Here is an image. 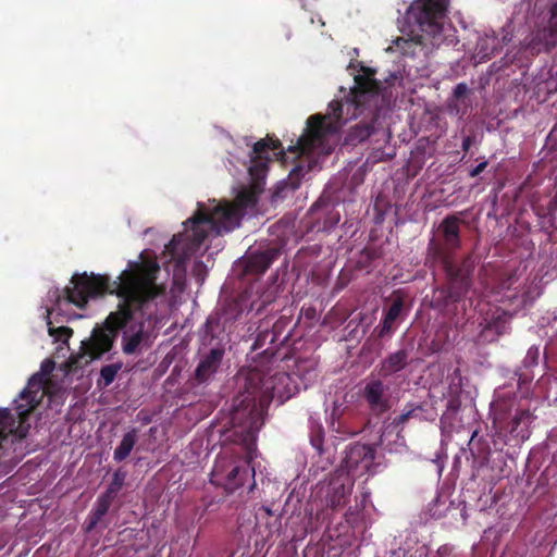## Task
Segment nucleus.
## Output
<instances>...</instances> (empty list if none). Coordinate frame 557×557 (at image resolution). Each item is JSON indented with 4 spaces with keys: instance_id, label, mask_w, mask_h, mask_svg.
<instances>
[{
    "instance_id": "obj_1",
    "label": "nucleus",
    "mask_w": 557,
    "mask_h": 557,
    "mask_svg": "<svg viewBox=\"0 0 557 557\" xmlns=\"http://www.w3.org/2000/svg\"><path fill=\"white\" fill-rule=\"evenodd\" d=\"M159 271L160 267L156 261H131L128 268L114 281L108 275L84 272L72 276V286L65 287L62 292L55 288L49 293L54 299V305L47 309L48 317L52 311L60 310L62 302L83 309L90 298L106 294L116 295L121 299L117 309L110 312L101 324L92 329L90 337L82 342L81 354L69 359L71 370L101 359L104 354L111 351L122 330L124 332L121 344L125 355L137 354L144 346H149L150 334L145 329V322L132 321L136 311L150 317L152 312L148 311L151 306H156V299L164 295L165 288L156 282Z\"/></svg>"
},
{
    "instance_id": "obj_2",
    "label": "nucleus",
    "mask_w": 557,
    "mask_h": 557,
    "mask_svg": "<svg viewBox=\"0 0 557 557\" xmlns=\"http://www.w3.org/2000/svg\"><path fill=\"white\" fill-rule=\"evenodd\" d=\"M360 72L355 76L356 84L350 94L341 101H331L325 114L309 116L305 133L294 146L288 147V151L295 153L299 162L292 169L286 180L276 184L272 194L274 200L285 198L287 193H293L300 186L304 176L315 164L317 157L331 153L332 149L325 145L326 136L336 134L349 120L366 111L370 117L349 129L346 137L348 144H360L373 134L374 123L385 101L386 88L375 78L374 69L361 65Z\"/></svg>"
},
{
    "instance_id": "obj_3",
    "label": "nucleus",
    "mask_w": 557,
    "mask_h": 557,
    "mask_svg": "<svg viewBox=\"0 0 557 557\" xmlns=\"http://www.w3.org/2000/svg\"><path fill=\"white\" fill-rule=\"evenodd\" d=\"M261 186L253 184L243 188L234 202H220L213 208L198 203V209L185 223L184 233L173 236L165 251L176 263H183L203 244L209 234L222 235L237 227L247 208L258 202Z\"/></svg>"
},
{
    "instance_id": "obj_4",
    "label": "nucleus",
    "mask_w": 557,
    "mask_h": 557,
    "mask_svg": "<svg viewBox=\"0 0 557 557\" xmlns=\"http://www.w3.org/2000/svg\"><path fill=\"white\" fill-rule=\"evenodd\" d=\"M277 364L253 367L247 374L244 392L235 398L232 422L245 424L244 442L249 454L253 451V442L263 424L262 416L273 399L280 405L288 400L296 391L293 377L283 371H276Z\"/></svg>"
},
{
    "instance_id": "obj_5",
    "label": "nucleus",
    "mask_w": 557,
    "mask_h": 557,
    "mask_svg": "<svg viewBox=\"0 0 557 557\" xmlns=\"http://www.w3.org/2000/svg\"><path fill=\"white\" fill-rule=\"evenodd\" d=\"M233 426L234 435L238 437V442L245 449L246 460L239 461L226 456H218L211 471L210 482L231 494L242 487L248 478H251L252 483L248 488V492H251L256 487L255 468L250 466V461L256 456V441L253 442V451L250 455L244 442L245 424L237 421V423L233 422Z\"/></svg>"
},
{
    "instance_id": "obj_6",
    "label": "nucleus",
    "mask_w": 557,
    "mask_h": 557,
    "mask_svg": "<svg viewBox=\"0 0 557 557\" xmlns=\"http://www.w3.org/2000/svg\"><path fill=\"white\" fill-rule=\"evenodd\" d=\"M446 284L434 289L433 305L438 310H446L465 299L472 287V275L475 268L472 256L456 262L450 257L443 258Z\"/></svg>"
},
{
    "instance_id": "obj_7",
    "label": "nucleus",
    "mask_w": 557,
    "mask_h": 557,
    "mask_svg": "<svg viewBox=\"0 0 557 557\" xmlns=\"http://www.w3.org/2000/svg\"><path fill=\"white\" fill-rule=\"evenodd\" d=\"M447 5L448 0H416L408 14L423 33L435 36L442 32Z\"/></svg>"
},
{
    "instance_id": "obj_8",
    "label": "nucleus",
    "mask_w": 557,
    "mask_h": 557,
    "mask_svg": "<svg viewBox=\"0 0 557 557\" xmlns=\"http://www.w3.org/2000/svg\"><path fill=\"white\" fill-rule=\"evenodd\" d=\"M352 487V478L342 470L333 474L326 484L320 486L317 496L323 507L338 510L347 505Z\"/></svg>"
},
{
    "instance_id": "obj_9",
    "label": "nucleus",
    "mask_w": 557,
    "mask_h": 557,
    "mask_svg": "<svg viewBox=\"0 0 557 557\" xmlns=\"http://www.w3.org/2000/svg\"><path fill=\"white\" fill-rule=\"evenodd\" d=\"M280 332L281 326L277 323L273 324L271 329L268 321L262 322L258 326V333L251 348L252 350L264 349L261 351L255 367L277 364L283 360V357L278 356L276 349Z\"/></svg>"
},
{
    "instance_id": "obj_10",
    "label": "nucleus",
    "mask_w": 557,
    "mask_h": 557,
    "mask_svg": "<svg viewBox=\"0 0 557 557\" xmlns=\"http://www.w3.org/2000/svg\"><path fill=\"white\" fill-rule=\"evenodd\" d=\"M248 300L246 294H243L237 299L227 301L220 311L209 315L205 324L206 334L215 337L216 330L231 329L247 309Z\"/></svg>"
},
{
    "instance_id": "obj_11",
    "label": "nucleus",
    "mask_w": 557,
    "mask_h": 557,
    "mask_svg": "<svg viewBox=\"0 0 557 557\" xmlns=\"http://www.w3.org/2000/svg\"><path fill=\"white\" fill-rule=\"evenodd\" d=\"M506 403H498L494 412V423H499L500 428H504L508 433L516 440L521 442L527 441L530 437V425L534 421L535 417L530 409H516L515 414L505 425L506 419Z\"/></svg>"
},
{
    "instance_id": "obj_12",
    "label": "nucleus",
    "mask_w": 557,
    "mask_h": 557,
    "mask_svg": "<svg viewBox=\"0 0 557 557\" xmlns=\"http://www.w3.org/2000/svg\"><path fill=\"white\" fill-rule=\"evenodd\" d=\"M276 150H280L278 153H284L282 144L277 138L267 136L255 143L248 171L255 184H258V186H261V181L264 180L268 171V163L271 160L268 154L269 151Z\"/></svg>"
},
{
    "instance_id": "obj_13",
    "label": "nucleus",
    "mask_w": 557,
    "mask_h": 557,
    "mask_svg": "<svg viewBox=\"0 0 557 557\" xmlns=\"http://www.w3.org/2000/svg\"><path fill=\"white\" fill-rule=\"evenodd\" d=\"M375 450L372 446L361 443L351 444L345 450L344 473L351 478L363 475L373 466Z\"/></svg>"
},
{
    "instance_id": "obj_14",
    "label": "nucleus",
    "mask_w": 557,
    "mask_h": 557,
    "mask_svg": "<svg viewBox=\"0 0 557 557\" xmlns=\"http://www.w3.org/2000/svg\"><path fill=\"white\" fill-rule=\"evenodd\" d=\"M387 389L388 387L380 379L369 381L363 387L362 397L370 410L377 416L388 411L392 407Z\"/></svg>"
},
{
    "instance_id": "obj_15",
    "label": "nucleus",
    "mask_w": 557,
    "mask_h": 557,
    "mask_svg": "<svg viewBox=\"0 0 557 557\" xmlns=\"http://www.w3.org/2000/svg\"><path fill=\"white\" fill-rule=\"evenodd\" d=\"M280 255L281 250L275 247L250 252L245 259V273L253 275L263 274Z\"/></svg>"
},
{
    "instance_id": "obj_16",
    "label": "nucleus",
    "mask_w": 557,
    "mask_h": 557,
    "mask_svg": "<svg viewBox=\"0 0 557 557\" xmlns=\"http://www.w3.org/2000/svg\"><path fill=\"white\" fill-rule=\"evenodd\" d=\"M310 214L315 219L318 231L330 232L341 221V214L336 208L322 200L317 201L310 208Z\"/></svg>"
},
{
    "instance_id": "obj_17",
    "label": "nucleus",
    "mask_w": 557,
    "mask_h": 557,
    "mask_svg": "<svg viewBox=\"0 0 557 557\" xmlns=\"http://www.w3.org/2000/svg\"><path fill=\"white\" fill-rule=\"evenodd\" d=\"M461 219L455 214H449L443 219L438 226V233L444 248L448 251H455L461 246L460 224Z\"/></svg>"
},
{
    "instance_id": "obj_18",
    "label": "nucleus",
    "mask_w": 557,
    "mask_h": 557,
    "mask_svg": "<svg viewBox=\"0 0 557 557\" xmlns=\"http://www.w3.org/2000/svg\"><path fill=\"white\" fill-rule=\"evenodd\" d=\"M225 350L222 346L211 348L199 361L195 370V379L198 383L207 382L219 369Z\"/></svg>"
},
{
    "instance_id": "obj_19",
    "label": "nucleus",
    "mask_w": 557,
    "mask_h": 557,
    "mask_svg": "<svg viewBox=\"0 0 557 557\" xmlns=\"http://www.w3.org/2000/svg\"><path fill=\"white\" fill-rule=\"evenodd\" d=\"M409 363V350L406 348L399 349L389 354L379 364V375L381 377H388L394 373L404 370Z\"/></svg>"
},
{
    "instance_id": "obj_20",
    "label": "nucleus",
    "mask_w": 557,
    "mask_h": 557,
    "mask_svg": "<svg viewBox=\"0 0 557 557\" xmlns=\"http://www.w3.org/2000/svg\"><path fill=\"white\" fill-rule=\"evenodd\" d=\"M511 315L502 310L495 309L491 315L485 319V325L482 330L481 336L487 338V334L493 332L496 336L507 333L510 329Z\"/></svg>"
},
{
    "instance_id": "obj_21",
    "label": "nucleus",
    "mask_w": 557,
    "mask_h": 557,
    "mask_svg": "<svg viewBox=\"0 0 557 557\" xmlns=\"http://www.w3.org/2000/svg\"><path fill=\"white\" fill-rule=\"evenodd\" d=\"M404 307V300L401 297L397 296L393 298L392 304L387 311L384 314V318L381 322V326L379 330V336L384 337L385 335L389 334L394 330V323L397 320V318L400 315V312Z\"/></svg>"
},
{
    "instance_id": "obj_22",
    "label": "nucleus",
    "mask_w": 557,
    "mask_h": 557,
    "mask_svg": "<svg viewBox=\"0 0 557 557\" xmlns=\"http://www.w3.org/2000/svg\"><path fill=\"white\" fill-rule=\"evenodd\" d=\"M383 256L380 247H366L357 256L356 269L370 273L375 268V262Z\"/></svg>"
},
{
    "instance_id": "obj_23",
    "label": "nucleus",
    "mask_w": 557,
    "mask_h": 557,
    "mask_svg": "<svg viewBox=\"0 0 557 557\" xmlns=\"http://www.w3.org/2000/svg\"><path fill=\"white\" fill-rule=\"evenodd\" d=\"M536 215L541 219L544 227H552L557 230V193L548 201L547 206H535Z\"/></svg>"
},
{
    "instance_id": "obj_24",
    "label": "nucleus",
    "mask_w": 557,
    "mask_h": 557,
    "mask_svg": "<svg viewBox=\"0 0 557 557\" xmlns=\"http://www.w3.org/2000/svg\"><path fill=\"white\" fill-rule=\"evenodd\" d=\"M114 499L108 497L107 495L102 494L98 497L95 508L90 511L87 518V531H91L99 521L103 518V516L107 515L109 511L110 506L112 505Z\"/></svg>"
},
{
    "instance_id": "obj_25",
    "label": "nucleus",
    "mask_w": 557,
    "mask_h": 557,
    "mask_svg": "<svg viewBox=\"0 0 557 557\" xmlns=\"http://www.w3.org/2000/svg\"><path fill=\"white\" fill-rule=\"evenodd\" d=\"M479 53L482 59H491L502 50L499 36L494 30L486 33L478 42Z\"/></svg>"
},
{
    "instance_id": "obj_26",
    "label": "nucleus",
    "mask_w": 557,
    "mask_h": 557,
    "mask_svg": "<svg viewBox=\"0 0 557 557\" xmlns=\"http://www.w3.org/2000/svg\"><path fill=\"white\" fill-rule=\"evenodd\" d=\"M137 442V430L132 429L124 434L120 445L114 449L113 459L117 462L125 460Z\"/></svg>"
},
{
    "instance_id": "obj_27",
    "label": "nucleus",
    "mask_w": 557,
    "mask_h": 557,
    "mask_svg": "<svg viewBox=\"0 0 557 557\" xmlns=\"http://www.w3.org/2000/svg\"><path fill=\"white\" fill-rule=\"evenodd\" d=\"M478 433L476 430L473 431L469 441V449L473 458L478 459L481 465H484L488 461L491 449L486 442L482 440L475 441Z\"/></svg>"
},
{
    "instance_id": "obj_28",
    "label": "nucleus",
    "mask_w": 557,
    "mask_h": 557,
    "mask_svg": "<svg viewBox=\"0 0 557 557\" xmlns=\"http://www.w3.org/2000/svg\"><path fill=\"white\" fill-rule=\"evenodd\" d=\"M412 418L420 421H434L437 417L435 408L426 403L424 404H408Z\"/></svg>"
},
{
    "instance_id": "obj_29",
    "label": "nucleus",
    "mask_w": 557,
    "mask_h": 557,
    "mask_svg": "<svg viewBox=\"0 0 557 557\" xmlns=\"http://www.w3.org/2000/svg\"><path fill=\"white\" fill-rule=\"evenodd\" d=\"M461 388L459 385L454 384L448 386L447 394H443L444 397H447L446 403V413L445 414H456L461 407V398H460Z\"/></svg>"
},
{
    "instance_id": "obj_30",
    "label": "nucleus",
    "mask_w": 557,
    "mask_h": 557,
    "mask_svg": "<svg viewBox=\"0 0 557 557\" xmlns=\"http://www.w3.org/2000/svg\"><path fill=\"white\" fill-rule=\"evenodd\" d=\"M123 362L117 361L115 363L106 364L100 369V377L98 380V385H102L104 387L109 386L115 380L117 373L122 370Z\"/></svg>"
},
{
    "instance_id": "obj_31",
    "label": "nucleus",
    "mask_w": 557,
    "mask_h": 557,
    "mask_svg": "<svg viewBox=\"0 0 557 557\" xmlns=\"http://www.w3.org/2000/svg\"><path fill=\"white\" fill-rule=\"evenodd\" d=\"M124 480H125L124 473H121L119 471L115 472L113 474L111 483L109 484L108 488L106 490V492L103 494L107 495L108 497L114 499L116 497L117 493L120 492V490L122 488V486L124 484Z\"/></svg>"
},
{
    "instance_id": "obj_32",
    "label": "nucleus",
    "mask_w": 557,
    "mask_h": 557,
    "mask_svg": "<svg viewBox=\"0 0 557 557\" xmlns=\"http://www.w3.org/2000/svg\"><path fill=\"white\" fill-rule=\"evenodd\" d=\"M273 300L274 298L271 294L262 295L258 299L250 301L249 310H255L257 313H260L268 305L272 304Z\"/></svg>"
},
{
    "instance_id": "obj_33",
    "label": "nucleus",
    "mask_w": 557,
    "mask_h": 557,
    "mask_svg": "<svg viewBox=\"0 0 557 557\" xmlns=\"http://www.w3.org/2000/svg\"><path fill=\"white\" fill-rule=\"evenodd\" d=\"M50 324L51 322H48V325ZM49 333L51 336H54L58 341L66 342L72 336L73 331L67 326H49Z\"/></svg>"
},
{
    "instance_id": "obj_34",
    "label": "nucleus",
    "mask_w": 557,
    "mask_h": 557,
    "mask_svg": "<svg viewBox=\"0 0 557 557\" xmlns=\"http://www.w3.org/2000/svg\"><path fill=\"white\" fill-rule=\"evenodd\" d=\"M323 437L324 432L321 426H318L311 431L310 443L319 454H321L323 450Z\"/></svg>"
},
{
    "instance_id": "obj_35",
    "label": "nucleus",
    "mask_w": 557,
    "mask_h": 557,
    "mask_svg": "<svg viewBox=\"0 0 557 557\" xmlns=\"http://www.w3.org/2000/svg\"><path fill=\"white\" fill-rule=\"evenodd\" d=\"M412 411H410V408L409 406L407 405L403 412L395 417L392 421V425H394L396 429H399V431L403 430L404 425L410 420V419H413L412 418Z\"/></svg>"
},
{
    "instance_id": "obj_36",
    "label": "nucleus",
    "mask_w": 557,
    "mask_h": 557,
    "mask_svg": "<svg viewBox=\"0 0 557 557\" xmlns=\"http://www.w3.org/2000/svg\"><path fill=\"white\" fill-rule=\"evenodd\" d=\"M267 527L269 528V532L263 541L267 542L273 534V531H278L281 528V519L278 517L274 518L272 522H267Z\"/></svg>"
},
{
    "instance_id": "obj_37",
    "label": "nucleus",
    "mask_w": 557,
    "mask_h": 557,
    "mask_svg": "<svg viewBox=\"0 0 557 557\" xmlns=\"http://www.w3.org/2000/svg\"><path fill=\"white\" fill-rule=\"evenodd\" d=\"M510 25H507V27L502 28V37H499L502 49L512 40L513 35L512 32L508 29Z\"/></svg>"
},
{
    "instance_id": "obj_38",
    "label": "nucleus",
    "mask_w": 557,
    "mask_h": 557,
    "mask_svg": "<svg viewBox=\"0 0 557 557\" xmlns=\"http://www.w3.org/2000/svg\"><path fill=\"white\" fill-rule=\"evenodd\" d=\"M468 92V87L465 83H459L454 88V97L458 100L463 98Z\"/></svg>"
},
{
    "instance_id": "obj_39",
    "label": "nucleus",
    "mask_w": 557,
    "mask_h": 557,
    "mask_svg": "<svg viewBox=\"0 0 557 557\" xmlns=\"http://www.w3.org/2000/svg\"><path fill=\"white\" fill-rule=\"evenodd\" d=\"M413 44V40L412 39H406V38H403V37H399L395 40V45L396 47L401 50L403 53H406L407 50H406V47L407 46H410Z\"/></svg>"
},
{
    "instance_id": "obj_40",
    "label": "nucleus",
    "mask_w": 557,
    "mask_h": 557,
    "mask_svg": "<svg viewBox=\"0 0 557 557\" xmlns=\"http://www.w3.org/2000/svg\"><path fill=\"white\" fill-rule=\"evenodd\" d=\"M487 165V160H483L482 162H480L475 168H473L470 171V177H476L478 175H480L486 169Z\"/></svg>"
},
{
    "instance_id": "obj_41",
    "label": "nucleus",
    "mask_w": 557,
    "mask_h": 557,
    "mask_svg": "<svg viewBox=\"0 0 557 557\" xmlns=\"http://www.w3.org/2000/svg\"><path fill=\"white\" fill-rule=\"evenodd\" d=\"M474 141V137L473 136H466L462 140V150L465 152L469 151L470 147L472 146Z\"/></svg>"
},
{
    "instance_id": "obj_42",
    "label": "nucleus",
    "mask_w": 557,
    "mask_h": 557,
    "mask_svg": "<svg viewBox=\"0 0 557 557\" xmlns=\"http://www.w3.org/2000/svg\"><path fill=\"white\" fill-rule=\"evenodd\" d=\"M515 280V276L513 275H509L508 277H506L502 283H500V288L502 289H509L512 285V282Z\"/></svg>"
},
{
    "instance_id": "obj_43",
    "label": "nucleus",
    "mask_w": 557,
    "mask_h": 557,
    "mask_svg": "<svg viewBox=\"0 0 557 557\" xmlns=\"http://www.w3.org/2000/svg\"><path fill=\"white\" fill-rule=\"evenodd\" d=\"M549 16H550V21H554L557 17V2L550 7Z\"/></svg>"
},
{
    "instance_id": "obj_44",
    "label": "nucleus",
    "mask_w": 557,
    "mask_h": 557,
    "mask_svg": "<svg viewBox=\"0 0 557 557\" xmlns=\"http://www.w3.org/2000/svg\"><path fill=\"white\" fill-rule=\"evenodd\" d=\"M397 76L395 74H391L389 77L385 79V83L387 84V86H392Z\"/></svg>"
},
{
    "instance_id": "obj_45",
    "label": "nucleus",
    "mask_w": 557,
    "mask_h": 557,
    "mask_svg": "<svg viewBox=\"0 0 557 557\" xmlns=\"http://www.w3.org/2000/svg\"><path fill=\"white\" fill-rule=\"evenodd\" d=\"M449 110L450 112H455L456 114H459L460 110L459 108L457 107V104H449Z\"/></svg>"
},
{
    "instance_id": "obj_46",
    "label": "nucleus",
    "mask_w": 557,
    "mask_h": 557,
    "mask_svg": "<svg viewBox=\"0 0 557 557\" xmlns=\"http://www.w3.org/2000/svg\"><path fill=\"white\" fill-rule=\"evenodd\" d=\"M265 511H267V513H268L269 516H271V513H272V512H271V510H270L269 508H267V509H265Z\"/></svg>"
},
{
    "instance_id": "obj_47",
    "label": "nucleus",
    "mask_w": 557,
    "mask_h": 557,
    "mask_svg": "<svg viewBox=\"0 0 557 557\" xmlns=\"http://www.w3.org/2000/svg\"><path fill=\"white\" fill-rule=\"evenodd\" d=\"M286 339H287V336L283 337V339L281 341V344L284 343Z\"/></svg>"
}]
</instances>
